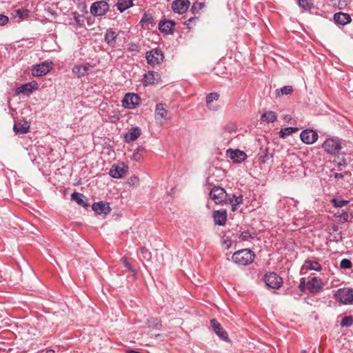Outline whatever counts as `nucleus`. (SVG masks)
<instances>
[{
	"mask_svg": "<svg viewBox=\"0 0 353 353\" xmlns=\"http://www.w3.org/2000/svg\"><path fill=\"white\" fill-rule=\"evenodd\" d=\"M254 253L249 249H242L235 252L232 260L234 263L239 265H248L254 259Z\"/></svg>",
	"mask_w": 353,
	"mask_h": 353,
	"instance_id": "obj_1",
	"label": "nucleus"
},
{
	"mask_svg": "<svg viewBox=\"0 0 353 353\" xmlns=\"http://www.w3.org/2000/svg\"><path fill=\"white\" fill-rule=\"evenodd\" d=\"M334 299L345 305L353 303V290L348 288L338 289L334 294Z\"/></svg>",
	"mask_w": 353,
	"mask_h": 353,
	"instance_id": "obj_2",
	"label": "nucleus"
},
{
	"mask_svg": "<svg viewBox=\"0 0 353 353\" xmlns=\"http://www.w3.org/2000/svg\"><path fill=\"white\" fill-rule=\"evenodd\" d=\"M322 147L327 154L332 155L339 154L342 149L341 141L337 138L327 139L323 142Z\"/></svg>",
	"mask_w": 353,
	"mask_h": 353,
	"instance_id": "obj_3",
	"label": "nucleus"
},
{
	"mask_svg": "<svg viewBox=\"0 0 353 353\" xmlns=\"http://www.w3.org/2000/svg\"><path fill=\"white\" fill-rule=\"evenodd\" d=\"M163 57L161 50L158 48L147 52L145 55L148 63L153 67L159 65L163 61Z\"/></svg>",
	"mask_w": 353,
	"mask_h": 353,
	"instance_id": "obj_4",
	"label": "nucleus"
},
{
	"mask_svg": "<svg viewBox=\"0 0 353 353\" xmlns=\"http://www.w3.org/2000/svg\"><path fill=\"white\" fill-rule=\"evenodd\" d=\"M109 4L105 1H99L93 3L90 6V13L96 17L105 14L109 11Z\"/></svg>",
	"mask_w": 353,
	"mask_h": 353,
	"instance_id": "obj_5",
	"label": "nucleus"
},
{
	"mask_svg": "<svg viewBox=\"0 0 353 353\" xmlns=\"http://www.w3.org/2000/svg\"><path fill=\"white\" fill-rule=\"evenodd\" d=\"M266 285L272 289H279L283 283L282 278L275 272L267 273L264 276Z\"/></svg>",
	"mask_w": 353,
	"mask_h": 353,
	"instance_id": "obj_6",
	"label": "nucleus"
},
{
	"mask_svg": "<svg viewBox=\"0 0 353 353\" xmlns=\"http://www.w3.org/2000/svg\"><path fill=\"white\" fill-rule=\"evenodd\" d=\"M210 196L216 204H220L226 199L227 193L223 188L215 186L211 190Z\"/></svg>",
	"mask_w": 353,
	"mask_h": 353,
	"instance_id": "obj_7",
	"label": "nucleus"
},
{
	"mask_svg": "<svg viewBox=\"0 0 353 353\" xmlns=\"http://www.w3.org/2000/svg\"><path fill=\"white\" fill-rule=\"evenodd\" d=\"M128 167L125 163L114 164L109 171V174L114 179H120L128 172Z\"/></svg>",
	"mask_w": 353,
	"mask_h": 353,
	"instance_id": "obj_8",
	"label": "nucleus"
},
{
	"mask_svg": "<svg viewBox=\"0 0 353 353\" xmlns=\"http://www.w3.org/2000/svg\"><path fill=\"white\" fill-rule=\"evenodd\" d=\"M140 97L137 94L127 93L122 101V105L124 108L133 109L139 103Z\"/></svg>",
	"mask_w": 353,
	"mask_h": 353,
	"instance_id": "obj_9",
	"label": "nucleus"
},
{
	"mask_svg": "<svg viewBox=\"0 0 353 353\" xmlns=\"http://www.w3.org/2000/svg\"><path fill=\"white\" fill-rule=\"evenodd\" d=\"M190 6L189 0H174L172 3V9L175 13L182 14L187 12Z\"/></svg>",
	"mask_w": 353,
	"mask_h": 353,
	"instance_id": "obj_10",
	"label": "nucleus"
},
{
	"mask_svg": "<svg viewBox=\"0 0 353 353\" xmlns=\"http://www.w3.org/2000/svg\"><path fill=\"white\" fill-rule=\"evenodd\" d=\"M52 69L51 62H43L37 65L32 70V74L34 77H42L48 74Z\"/></svg>",
	"mask_w": 353,
	"mask_h": 353,
	"instance_id": "obj_11",
	"label": "nucleus"
},
{
	"mask_svg": "<svg viewBox=\"0 0 353 353\" xmlns=\"http://www.w3.org/2000/svg\"><path fill=\"white\" fill-rule=\"evenodd\" d=\"M301 141L305 144H312L318 139V134L313 130L306 129L300 134Z\"/></svg>",
	"mask_w": 353,
	"mask_h": 353,
	"instance_id": "obj_12",
	"label": "nucleus"
},
{
	"mask_svg": "<svg viewBox=\"0 0 353 353\" xmlns=\"http://www.w3.org/2000/svg\"><path fill=\"white\" fill-rule=\"evenodd\" d=\"M210 325L212 327L215 334L223 341H229L228 333L223 330L221 325L216 320L212 319L210 321Z\"/></svg>",
	"mask_w": 353,
	"mask_h": 353,
	"instance_id": "obj_13",
	"label": "nucleus"
},
{
	"mask_svg": "<svg viewBox=\"0 0 353 353\" xmlns=\"http://www.w3.org/2000/svg\"><path fill=\"white\" fill-rule=\"evenodd\" d=\"M226 154L235 163H241L247 159V154L243 151L238 149H228Z\"/></svg>",
	"mask_w": 353,
	"mask_h": 353,
	"instance_id": "obj_14",
	"label": "nucleus"
},
{
	"mask_svg": "<svg viewBox=\"0 0 353 353\" xmlns=\"http://www.w3.org/2000/svg\"><path fill=\"white\" fill-rule=\"evenodd\" d=\"M323 284L322 280L318 277H313L308 280L307 283V289L312 293H317L323 288Z\"/></svg>",
	"mask_w": 353,
	"mask_h": 353,
	"instance_id": "obj_15",
	"label": "nucleus"
},
{
	"mask_svg": "<svg viewBox=\"0 0 353 353\" xmlns=\"http://www.w3.org/2000/svg\"><path fill=\"white\" fill-rule=\"evenodd\" d=\"M92 209L99 214L106 215L110 211L109 203L105 201H99L93 203Z\"/></svg>",
	"mask_w": 353,
	"mask_h": 353,
	"instance_id": "obj_16",
	"label": "nucleus"
},
{
	"mask_svg": "<svg viewBox=\"0 0 353 353\" xmlns=\"http://www.w3.org/2000/svg\"><path fill=\"white\" fill-rule=\"evenodd\" d=\"M141 134V130L139 127H133L131 128L126 133L124 134V139L126 143H130L137 140Z\"/></svg>",
	"mask_w": 353,
	"mask_h": 353,
	"instance_id": "obj_17",
	"label": "nucleus"
},
{
	"mask_svg": "<svg viewBox=\"0 0 353 353\" xmlns=\"http://www.w3.org/2000/svg\"><path fill=\"white\" fill-rule=\"evenodd\" d=\"M90 68L91 67L89 64L75 65L72 68V71L78 78H81L89 74Z\"/></svg>",
	"mask_w": 353,
	"mask_h": 353,
	"instance_id": "obj_18",
	"label": "nucleus"
},
{
	"mask_svg": "<svg viewBox=\"0 0 353 353\" xmlns=\"http://www.w3.org/2000/svg\"><path fill=\"white\" fill-rule=\"evenodd\" d=\"M160 75L154 71L148 72L144 74L143 82L145 85L158 83L160 81Z\"/></svg>",
	"mask_w": 353,
	"mask_h": 353,
	"instance_id": "obj_19",
	"label": "nucleus"
},
{
	"mask_svg": "<svg viewBox=\"0 0 353 353\" xmlns=\"http://www.w3.org/2000/svg\"><path fill=\"white\" fill-rule=\"evenodd\" d=\"M155 118L157 120L167 119L168 110L166 104L159 103L156 105Z\"/></svg>",
	"mask_w": 353,
	"mask_h": 353,
	"instance_id": "obj_20",
	"label": "nucleus"
},
{
	"mask_svg": "<svg viewBox=\"0 0 353 353\" xmlns=\"http://www.w3.org/2000/svg\"><path fill=\"white\" fill-rule=\"evenodd\" d=\"M334 21L338 25L345 26L351 22L352 19L349 14L338 12L334 14Z\"/></svg>",
	"mask_w": 353,
	"mask_h": 353,
	"instance_id": "obj_21",
	"label": "nucleus"
},
{
	"mask_svg": "<svg viewBox=\"0 0 353 353\" xmlns=\"http://www.w3.org/2000/svg\"><path fill=\"white\" fill-rule=\"evenodd\" d=\"M213 219L216 225H224L227 221V213L225 210H216L213 212Z\"/></svg>",
	"mask_w": 353,
	"mask_h": 353,
	"instance_id": "obj_22",
	"label": "nucleus"
},
{
	"mask_svg": "<svg viewBox=\"0 0 353 353\" xmlns=\"http://www.w3.org/2000/svg\"><path fill=\"white\" fill-rule=\"evenodd\" d=\"M175 25V22L172 20H161L159 23V29L161 32L166 34H172V27Z\"/></svg>",
	"mask_w": 353,
	"mask_h": 353,
	"instance_id": "obj_23",
	"label": "nucleus"
},
{
	"mask_svg": "<svg viewBox=\"0 0 353 353\" xmlns=\"http://www.w3.org/2000/svg\"><path fill=\"white\" fill-rule=\"evenodd\" d=\"M37 89V83L35 81L30 82L26 84L22 85L21 86L17 88L16 92L17 94L23 93L26 94H28L31 93L33 90Z\"/></svg>",
	"mask_w": 353,
	"mask_h": 353,
	"instance_id": "obj_24",
	"label": "nucleus"
},
{
	"mask_svg": "<svg viewBox=\"0 0 353 353\" xmlns=\"http://www.w3.org/2000/svg\"><path fill=\"white\" fill-rule=\"evenodd\" d=\"M302 269L305 270H314L319 272L321 270L322 267L318 261L312 259H308L305 261L302 266Z\"/></svg>",
	"mask_w": 353,
	"mask_h": 353,
	"instance_id": "obj_25",
	"label": "nucleus"
},
{
	"mask_svg": "<svg viewBox=\"0 0 353 353\" xmlns=\"http://www.w3.org/2000/svg\"><path fill=\"white\" fill-rule=\"evenodd\" d=\"M30 129V124L27 121L16 122L14 125L13 130L16 134H26Z\"/></svg>",
	"mask_w": 353,
	"mask_h": 353,
	"instance_id": "obj_26",
	"label": "nucleus"
},
{
	"mask_svg": "<svg viewBox=\"0 0 353 353\" xmlns=\"http://www.w3.org/2000/svg\"><path fill=\"white\" fill-rule=\"evenodd\" d=\"M71 200L75 201L79 205L85 208L88 206L85 196L79 192H74L71 194Z\"/></svg>",
	"mask_w": 353,
	"mask_h": 353,
	"instance_id": "obj_27",
	"label": "nucleus"
},
{
	"mask_svg": "<svg viewBox=\"0 0 353 353\" xmlns=\"http://www.w3.org/2000/svg\"><path fill=\"white\" fill-rule=\"evenodd\" d=\"M117 36V34L114 31L111 29L108 30L104 37L105 41L110 46L114 47Z\"/></svg>",
	"mask_w": 353,
	"mask_h": 353,
	"instance_id": "obj_28",
	"label": "nucleus"
},
{
	"mask_svg": "<svg viewBox=\"0 0 353 353\" xmlns=\"http://www.w3.org/2000/svg\"><path fill=\"white\" fill-rule=\"evenodd\" d=\"M29 10L24 8L17 9L13 11L12 16L14 19H17L18 21L23 20L29 17Z\"/></svg>",
	"mask_w": 353,
	"mask_h": 353,
	"instance_id": "obj_29",
	"label": "nucleus"
},
{
	"mask_svg": "<svg viewBox=\"0 0 353 353\" xmlns=\"http://www.w3.org/2000/svg\"><path fill=\"white\" fill-rule=\"evenodd\" d=\"M277 119V114L274 111H266L261 117V120L266 123H273Z\"/></svg>",
	"mask_w": 353,
	"mask_h": 353,
	"instance_id": "obj_30",
	"label": "nucleus"
},
{
	"mask_svg": "<svg viewBox=\"0 0 353 353\" xmlns=\"http://www.w3.org/2000/svg\"><path fill=\"white\" fill-rule=\"evenodd\" d=\"M116 6L117 9L123 12L127 9L133 6V1L132 0H118Z\"/></svg>",
	"mask_w": 353,
	"mask_h": 353,
	"instance_id": "obj_31",
	"label": "nucleus"
},
{
	"mask_svg": "<svg viewBox=\"0 0 353 353\" xmlns=\"http://www.w3.org/2000/svg\"><path fill=\"white\" fill-rule=\"evenodd\" d=\"M298 130V128L296 127H287L285 128H282L279 132V137L282 139H285L289 135L297 132Z\"/></svg>",
	"mask_w": 353,
	"mask_h": 353,
	"instance_id": "obj_32",
	"label": "nucleus"
},
{
	"mask_svg": "<svg viewBox=\"0 0 353 353\" xmlns=\"http://www.w3.org/2000/svg\"><path fill=\"white\" fill-rule=\"evenodd\" d=\"M229 202L232 206V210L235 211L236 206L243 203V196L241 194L239 196L234 194L233 196L229 199Z\"/></svg>",
	"mask_w": 353,
	"mask_h": 353,
	"instance_id": "obj_33",
	"label": "nucleus"
},
{
	"mask_svg": "<svg viewBox=\"0 0 353 353\" xmlns=\"http://www.w3.org/2000/svg\"><path fill=\"white\" fill-rule=\"evenodd\" d=\"M153 18L150 14L145 13L140 21L142 27L149 28L150 25H152Z\"/></svg>",
	"mask_w": 353,
	"mask_h": 353,
	"instance_id": "obj_34",
	"label": "nucleus"
},
{
	"mask_svg": "<svg viewBox=\"0 0 353 353\" xmlns=\"http://www.w3.org/2000/svg\"><path fill=\"white\" fill-rule=\"evenodd\" d=\"M335 216L337 218H339L341 221H343V222H347L351 220L353 217V216L351 214H349L347 212L342 210L341 212L338 211L336 213H335Z\"/></svg>",
	"mask_w": 353,
	"mask_h": 353,
	"instance_id": "obj_35",
	"label": "nucleus"
},
{
	"mask_svg": "<svg viewBox=\"0 0 353 353\" xmlns=\"http://www.w3.org/2000/svg\"><path fill=\"white\" fill-rule=\"evenodd\" d=\"M298 4L305 11H310L314 6L312 0H298Z\"/></svg>",
	"mask_w": 353,
	"mask_h": 353,
	"instance_id": "obj_36",
	"label": "nucleus"
},
{
	"mask_svg": "<svg viewBox=\"0 0 353 353\" xmlns=\"http://www.w3.org/2000/svg\"><path fill=\"white\" fill-rule=\"evenodd\" d=\"M331 203L335 208H343L349 203V201L341 199L339 198H334L331 200Z\"/></svg>",
	"mask_w": 353,
	"mask_h": 353,
	"instance_id": "obj_37",
	"label": "nucleus"
},
{
	"mask_svg": "<svg viewBox=\"0 0 353 353\" xmlns=\"http://www.w3.org/2000/svg\"><path fill=\"white\" fill-rule=\"evenodd\" d=\"M219 94L216 92L209 93L206 97V105L208 108H210V103L214 101L219 99Z\"/></svg>",
	"mask_w": 353,
	"mask_h": 353,
	"instance_id": "obj_38",
	"label": "nucleus"
},
{
	"mask_svg": "<svg viewBox=\"0 0 353 353\" xmlns=\"http://www.w3.org/2000/svg\"><path fill=\"white\" fill-rule=\"evenodd\" d=\"M255 236V233H250L248 231H244L240 234L239 239L241 241H249L250 239H254Z\"/></svg>",
	"mask_w": 353,
	"mask_h": 353,
	"instance_id": "obj_39",
	"label": "nucleus"
},
{
	"mask_svg": "<svg viewBox=\"0 0 353 353\" xmlns=\"http://www.w3.org/2000/svg\"><path fill=\"white\" fill-rule=\"evenodd\" d=\"M353 324V318L350 316L343 317L341 321L342 327H350Z\"/></svg>",
	"mask_w": 353,
	"mask_h": 353,
	"instance_id": "obj_40",
	"label": "nucleus"
},
{
	"mask_svg": "<svg viewBox=\"0 0 353 353\" xmlns=\"http://www.w3.org/2000/svg\"><path fill=\"white\" fill-rule=\"evenodd\" d=\"M292 91H293V89H292V86L286 85V86H284L282 88H281L280 90H277L276 92H277L278 95H279V94L288 95V94H291L292 92Z\"/></svg>",
	"mask_w": 353,
	"mask_h": 353,
	"instance_id": "obj_41",
	"label": "nucleus"
},
{
	"mask_svg": "<svg viewBox=\"0 0 353 353\" xmlns=\"http://www.w3.org/2000/svg\"><path fill=\"white\" fill-rule=\"evenodd\" d=\"M204 6H205L204 3L196 1V2L194 3L193 5L192 6L191 10L193 13H196V12H198L201 9H203L204 8Z\"/></svg>",
	"mask_w": 353,
	"mask_h": 353,
	"instance_id": "obj_42",
	"label": "nucleus"
},
{
	"mask_svg": "<svg viewBox=\"0 0 353 353\" xmlns=\"http://www.w3.org/2000/svg\"><path fill=\"white\" fill-rule=\"evenodd\" d=\"M236 127L234 124H228L224 126V133L233 134L236 132Z\"/></svg>",
	"mask_w": 353,
	"mask_h": 353,
	"instance_id": "obj_43",
	"label": "nucleus"
},
{
	"mask_svg": "<svg viewBox=\"0 0 353 353\" xmlns=\"http://www.w3.org/2000/svg\"><path fill=\"white\" fill-rule=\"evenodd\" d=\"M352 263L350 259H343L341 260L340 267L343 269H349L352 267Z\"/></svg>",
	"mask_w": 353,
	"mask_h": 353,
	"instance_id": "obj_44",
	"label": "nucleus"
},
{
	"mask_svg": "<svg viewBox=\"0 0 353 353\" xmlns=\"http://www.w3.org/2000/svg\"><path fill=\"white\" fill-rule=\"evenodd\" d=\"M121 262L123 265L128 270H129L132 272H135V270L132 267V265L128 261V259L126 257L123 256L121 258Z\"/></svg>",
	"mask_w": 353,
	"mask_h": 353,
	"instance_id": "obj_45",
	"label": "nucleus"
},
{
	"mask_svg": "<svg viewBox=\"0 0 353 353\" xmlns=\"http://www.w3.org/2000/svg\"><path fill=\"white\" fill-rule=\"evenodd\" d=\"M141 253L144 259L149 261L151 259V253L150 252L146 249L145 247L141 248Z\"/></svg>",
	"mask_w": 353,
	"mask_h": 353,
	"instance_id": "obj_46",
	"label": "nucleus"
},
{
	"mask_svg": "<svg viewBox=\"0 0 353 353\" xmlns=\"http://www.w3.org/2000/svg\"><path fill=\"white\" fill-rule=\"evenodd\" d=\"M272 157V155L265 150L264 154L259 157L260 162L265 163L268 160H269Z\"/></svg>",
	"mask_w": 353,
	"mask_h": 353,
	"instance_id": "obj_47",
	"label": "nucleus"
},
{
	"mask_svg": "<svg viewBox=\"0 0 353 353\" xmlns=\"http://www.w3.org/2000/svg\"><path fill=\"white\" fill-rule=\"evenodd\" d=\"M128 50L131 52H137L139 50V46L137 43H131L128 45Z\"/></svg>",
	"mask_w": 353,
	"mask_h": 353,
	"instance_id": "obj_48",
	"label": "nucleus"
},
{
	"mask_svg": "<svg viewBox=\"0 0 353 353\" xmlns=\"http://www.w3.org/2000/svg\"><path fill=\"white\" fill-rule=\"evenodd\" d=\"M222 244H223V245L225 246V248L227 250H228L231 248V246L232 245V241L228 237L226 239H223Z\"/></svg>",
	"mask_w": 353,
	"mask_h": 353,
	"instance_id": "obj_49",
	"label": "nucleus"
},
{
	"mask_svg": "<svg viewBox=\"0 0 353 353\" xmlns=\"http://www.w3.org/2000/svg\"><path fill=\"white\" fill-rule=\"evenodd\" d=\"M9 18L7 16L0 14V26L7 24Z\"/></svg>",
	"mask_w": 353,
	"mask_h": 353,
	"instance_id": "obj_50",
	"label": "nucleus"
},
{
	"mask_svg": "<svg viewBox=\"0 0 353 353\" xmlns=\"http://www.w3.org/2000/svg\"><path fill=\"white\" fill-rule=\"evenodd\" d=\"M139 181V179L137 176H132L128 179V183L132 185H137Z\"/></svg>",
	"mask_w": 353,
	"mask_h": 353,
	"instance_id": "obj_51",
	"label": "nucleus"
},
{
	"mask_svg": "<svg viewBox=\"0 0 353 353\" xmlns=\"http://www.w3.org/2000/svg\"><path fill=\"white\" fill-rule=\"evenodd\" d=\"M132 159H134L136 161H139L142 159V157L139 153H138V152L134 151L132 154Z\"/></svg>",
	"mask_w": 353,
	"mask_h": 353,
	"instance_id": "obj_52",
	"label": "nucleus"
},
{
	"mask_svg": "<svg viewBox=\"0 0 353 353\" xmlns=\"http://www.w3.org/2000/svg\"><path fill=\"white\" fill-rule=\"evenodd\" d=\"M198 20V18L197 17H191L189 19H188L185 22V25H186L187 26H190L192 23H194L196 21Z\"/></svg>",
	"mask_w": 353,
	"mask_h": 353,
	"instance_id": "obj_53",
	"label": "nucleus"
},
{
	"mask_svg": "<svg viewBox=\"0 0 353 353\" xmlns=\"http://www.w3.org/2000/svg\"><path fill=\"white\" fill-rule=\"evenodd\" d=\"M305 282L304 281H302L301 283L299 284V289L301 292H304L305 289Z\"/></svg>",
	"mask_w": 353,
	"mask_h": 353,
	"instance_id": "obj_54",
	"label": "nucleus"
},
{
	"mask_svg": "<svg viewBox=\"0 0 353 353\" xmlns=\"http://www.w3.org/2000/svg\"><path fill=\"white\" fill-rule=\"evenodd\" d=\"M333 175L335 179H342L343 177V175L342 173L336 172Z\"/></svg>",
	"mask_w": 353,
	"mask_h": 353,
	"instance_id": "obj_55",
	"label": "nucleus"
},
{
	"mask_svg": "<svg viewBox=\"0 0 353 353\" xmlns=\"http://www.w3.org/2000/svg\"><path fill=\"white\" fill-rule=\"evenodd\" d=\"M145 150V148L143 146H139L134 151L138 152L139 153L140 152H142Z\"/></svg>",
	"mask_w": 353,
	"mask_h": 353,
	"instance_id": "obj_56",
	"label": "nucleus"
},
{
	"mask_svg": "<svg viewBox=\"0 0 353 353\" xmlns=\"http://www.w3.org/2000/svg\"><path fill=\"white\" fill-rule=\"evenodd\" d=\"M284 120L287 121H289L291 120V117L289 115H285L284 117H283Z\"/></svg>",
	"mask_w": 353,
	"mask_h": 353,
	"instance_id": "obj_57",
	"label": "nucleus"
},
{
	"mask_svg": "<svg viewBox=\"0 0 353 353\" xmlns=\"http://www.w3.org/2000/svg\"><path fill=\"white\" fill-rule=\"evenodd\" d=\"M128 353H141V352H137V351H135V350H129L128 351Z\"/></svg>",
	"mask_w": 353,
	"mask_h": 353,
	"instance_id": "obj_58",
	"label": "nucleus"
}]
</instances>
